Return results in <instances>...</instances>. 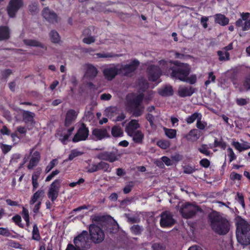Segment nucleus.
<instances>
[{
  "mask_svg": "<svg viewBox=\"0 0 250 250\" xmlns=\"http://www.w3.org/2000/svg\"><path fill=\"white\" fill-rule=\"evenodd\" d=\"M210 226L213 231L219 235H225L229 231L230 225L228 220L216 211L208 215Z\"/></svg>",
  "mask_w": 250,
  "mask_h": 250,
  "instance_id": "obj_1",
  "label": "nucleus"
},
{
  "mask_svg": "<svg viewBox=\"0 0 250 250\" xmlns=\"http://www.w3.org/2000/svg\"><path fill=\"white\" fill-rule=\"evenodd\" d=\"M236 235L238 242L242 245L250 244V225L240 219L236 223Z\"/></svg>",
  "mask_w": 250,
  "mask_h": 250,
  "instance_id": "obj_2",
  "label": "nucleus"
},
{
  "mask_svg": "<svg viewBox=\"0 0 250 250\" xmlns=\"http://www.w3.org/2000/svg\"><path fill=\"white\" fill-rule=\"evenodd\" d=\"M173 66L169 67V70L171 71L170 76L181 81L185 80V77H187L190 73L189 65L177 61L175 62Z\"/></svg>",
  "mask_w": 250,
  "mask_h": 250,
  "instance_id": "obj_3",
  "label": "nucleus"
},
{
  "mask_svg": "<svg viewBox=\"0 0 250 250\" xmlns=\"http://www.w3.org/2000/svg\"><path fill=\"white\" fill-rule=\"evenodd\" d=\"M198 211H201V209L198 207L189 203L182 204L180 209L182 216L187 219L193 217Z\"/></svg>",
  "mask_w": 250,
  "mask_h": 250,
  "instance_id": "obj_4",
  "label": "nucleus"
},
{
  "mask_svg": "<svg viewBox=\"0 0 250 250\" xmlns=\"http://www.w3.org/2000/svg\"><path fill=\"white\" fill-rule=\"evenodd\" d=\"M75 246L81 250L87 249L90 247L87 231L84 230L74 239Z\"/></svg>",
  "mask_w": 250,
  "mask_h": 250,
  "instance_id": "obj_5",
  "label": "nucleus"
},
{
  "mask_svg": "<svg viewBox=\"0 0 250 250\" xmlns=\"http://www.w3.org/2000/svg\"><path fill=\"white\" fill-rule=\"evenodd\" d=\"M91 240L95 243L102 242L104 238V233L102 229L94 224H91L89 227Z\"/></svg>",
  "mask_w": 250,
  "mask_h": 250,
  "instance_id": "obj_6",
  "label": "nucleus"
},
{
  "mask_svg": "<svg viewBox=\"0 0 250 250\" xmlns=\"http://www.w3.org/2000/svg\"><path fill=\"white\" fill-rule=\"evenodd\" d=\"M62 181L60 179H56L49 186L47 196L52 202H54L59 196Z\"/></svg>",
  "mask_w": 250,
  "mask_h": 250,
  "instance_id": "obj_7",
  "label": "nucleus"
},
{
  "mask_svg": "<svg viewBox=\"0 0 250 250\" xmlns=\"http://www.w3.org/2000/svg\"><path fill=\"white\" fill-rule=\"evenodd\" d=\"M120 157L117 150L111 151H104L97 155V158L100 160L113 163L117 161Z\"/></svg>",
  "mask_w": 250,
  "mask_h": 250,
  "instance_id": "obj_8",
  "label": "nucleus"
},
{
  "mask_svg": "<svg viewBox=\"0 0 250 250\" xmlns=\"http://www.w3.org/2000/svg\"><path fill=\"white\" fill-rule=\"evenodd\" d=\"M22 6V0H10L6 8L9 16L11 18H14L18 10Z\"/></svg>",
  "mask_w": 250,
  "mask_h": 250,
  "instance_id": "obj_9",
  "label": "nucleus"
},
{
  "mask_svg": "<svg viewBox=\"0 0 250 250\" xmlns=\"http://www.w3.org/2000/svg\"><path fill=\"white\" fill-rule=\"evenodd\" d=\"M250 14L249 13H242L241 14V19L237 20L235 22L237 28H241L243 31H247L250 29V18L249 19Z\"/></svg>",
  "mask_w": 250,
  "mask_h": 250,
  "instance_id": "obj_10",
  "label": "nucleus"
},
{
  "mask_svg": "<svg viewBox=\"0 0 250 250\" xmlns=\"http://www.w3.org/2000/svg\"><path fill=\"white\" fill-rule=\"evenodd\" d=\"M160 224L162 227H168L173 225L175 220L171 213L168 211H163L160 215Z\"/></svg>",
  "mask_w": 250,
  "mask_h": 250,
  "instance_id": "obj_11",
  "label": "nucleus"
},
{
  "mask_svg": "<svg viewBox=\"0 0 250 250\" xmlns=\"http://www.w3.org/2000/svg\"><path fill=\"white\" fill-rule=\"evenodd\" d=\"M139 64L140 62L138 60H134L129 64L122 65L119 67L120 74L125 76L129 75L137 69Z\"/></svg>",
  "mask_w": 250,
  "mask_h": 250,
  "instance_id": "obj_12",
  "label": "nucleus"
},
{
  "mask_svg": "<svg viewBox=\"0 0 250 250\" xmlns=\"http://www.w3.org/2000/svg\"><path fill=\"white\" fill-rule=\"evenodd\" d=\"M89 135V130L85 125L83 123L78 129L76 134L74 135L72 141L73 142H78L86 140Z\"/></svg>",
  "mask_w": 250,
  "mask_h": 250,
  "instance_id": "obj_13",
  "label": "nucleus"
},
{
  "mask_svg": "<svg viewBox=\"0 0 250 250\" xmlns=\"http://www.w3.org/2000/svg\"><path fill=\"white\" fill-rule=\"evenodd\" d=\"M110 127L108 126V129L105 128H95L92 131L93 139L95 140H101L105 138H109L110 135L108 132Z\"/></svg>",
  "mask_w": 250,
  "mask_h": 250,
  "instance_id": "obj_14",
  "label": "nucleus"
},
{
  "mask_svg": "<svg viewBox=\"0 0 250 250\" xmlns=\"http://www.w3.org/2000/svg\"><path fill=\"white\" fill-rule=\"evenodd\" d=\"M103 73L106 79L112 80L118 74H120L119 65H111L104 68Z\"/></svg>",
  "mask_w": 250,
  "mask_h": 250,
  "instance_id": "obj_15",
  "label": "nucleus"
},
{
  "mask_svg": "<svg viewBox=\"0 0 250 250\" xmlns=\"http://www.w3.org/2000/svg\"><path fill=\"white\" fill-rule=\"evenodd\" d=\"M148 78L152 81H156L161 75V69L155 65H151L148 68Z\"/></svg>",
  "mask_w": 250,
  "mask_h": 250,
  "instance_id": "obj_16",
  "label": "nucleus"
},
{
  "mask_svg": "<svg viewBox=\"0 0 250 250\" xmlns=\"http://www.w3.org/2000/svg\"><path fill=\"white\" fill-rule=\"evenodd\" d=\"M43 17L49 22L54 23L58 21V16L52 10L48 7L44 8L42 11Z\"/></svg>",
  "mask_w": 250,
  "mask_h": 250,
  "instance_id": "obj_17",
  "label": "nucleus"
},
{
  "mask_svg": "<svg viewBox=\"0 0 250 250\" xmlns=\"http://www.w3.org/2000/svg\"><path fill=\"white\" fill-rule=\"evenodd\" d=\"M78 111L74 109H69L67 111L65 116L64 125L66 126H69L74 122L78 114Z\"/></svg>",
  "mask_w": 250,
  "mask_h": 250,
  "instance_id": "obj_18",
  "label": "nucleus"
},
{
  "mask_svg": "<svg viewBox=\"0 0 250 250\" xmlns=\"http://www.w3.org/2000/svg\"><path fill=\"white\" fill-rule=\"evenodd\" d=\"M140 127V125L137 120H131L126 125L125 131L127 134L129 135L132 133L136 132V131H138L139 130L138 129Z\"/></svg>",
  "mask_w": 250,
  "mask_h": 250,
  "instance_id": "obj_19",
  "label": "nucleus"
},
{
  "mask_svg": "<svg viewBox=\"0 0 250 250\" xmlns=\"http://www.w3.org/2000/svg\"><path fill=\"white\" fill-rule=\"evenodd\" d=\"M194 92V89L191 86H180L178 90V95L180 97H189Z\"/></svg>",
  "mask_w": 250,
  "mask_h": 250,
  "instance_id": "obj_20",
  "label": "nucleus"
},
{
  "mask_svg": "<svg viewBox=\"0 0 250 250\" xmlns=\"http://www.w3.org/2000/svg\"><path fill=\"white\" fill-rule=\"evenodd\" d=\"M41 159L40 153L36 151L33 153L27 166L29 169H32L37 166L39 163Z\"/></svg>",
  "mask_w": 250,
  "mask_h": 250,
  "instance_id": "obj_21",
  "label": "nucleus"
},
{
  "mask_svg": "<svg viewBox=\"0 0 250 250\" xmlns=\"http://www.w3.org/2000/svg\"><path fill=\"white\" fill-rule=\"evenodd\" d=\"M129 136L132 138L133 141L137 144H142L144 139V134L141 130L136 131L129 135Z\"/></svg>",
  "mask_w": 250,
  "mask_h": 250,
  "instance_id": "obj_22",
  "label": "nucleus"
},
{
  "mask_svg": "<svg viewBox=\"0 0 250 250\" xmlns=\"http://www.w3.org/2000/svg\"><path fill=\"white\" fill-rule=\"evenodd\" d=\"M200 137L199 131L197 129H191L188 134L185 135V138L188 141H196Z\"/></svg>",
  "mask_w": 250,
  "mask_h": 250,
  "instance_id": "obj_23",
  "label": "nucleus"
},
{
  "mask_svg": "<svg viewBox=\"0 0 250 250\" xmlns=\"http://www.w3.org/2000/svg\"><path fill=\"white\" fill-rule=\"evenodd\" d=\"M215 22L222 26H225L229 22V19L225 15L217 14L214 16Z\"/></svg>",
  "mask_w": 250,
  "mask_h": 250,
  "instance_id": "obj_24",
  "label": "nucleus"
},
{
  "mask_svg": "<svg viewBox=\"0 0 250 250\" xmlns=\"http://www.w3.org/2000/svg\"><path fill=\"white\" fill-rule=\"evenodd\" d=\"M98 74L97 68L91 64L87 65L86 71L85 72V76L90 78H94Z\"/></svg>",
  "mask_w": 250,
  "mask_h": 250,
  "instance_id": "obj_25",
  "label": "nucleus"
},
{
  "mask_svg": "<svg viewBox=\"0 0 250 250\" xmlns=\"http://www.w3.org/2000/svg\"><path fill=\"white\" fill-rule=\"evenodd\" d=\"M23 42L26 45L34 47H40L46 49V47H45L44 44L36 40L25 39L23 40Z\"/></svg>",
  "mask_w": 250,
  "mask_h": 250,
  "instance_id": "obj_26",
  "label": "nucleus"
},
{
  "mask_svg": "<svg viewBox=\"0 0 250 250\" xmlns=\"http://www.w3.org/2000/svg\"><path fill=\"white\" fill-rule=\"evenodd\" d=\"M118 113V109L116 106H110L106 108L104 111L105 115L112 118L115 116Z\"/></svg>",
  "mask_w": 250,
  "mask_h": 250,
  "instance_id": "obj_27",
  "label": "nucleus"
},
{
  "mask_svg": "<svg viewBox=\"0 0 250 250\" xmlns=\"http://www.w3.org/2000/svg\"><path fill=\"white\" fill-rule=\"evenodd\" d=\"M9 30L6 26H0V41L7 40L9 38Z\"/></svg>",
  "mask_w": 250,
  "mask_h": 250,
  "instance_id": "obj_28",
  "label": "nucleus"
},
{
  "mask_svg": "<svg viewBox=\"0 0 250 250\" xmlns=\"http://www.w3.org/2000/svg\"><path fill=\"white\" fill-rule=\"evenodd\" d=\"M35 114L33 112L24 110L22 113L23 120L25 123H32L34 121Z\"/></svg>",
  "mask_w": 250,
  "mask_h": 250,
  "instance_id": "obj_29",
  "label": "nucleus"
},
{
  "mask_svg": "<svg viewBox=\"0 0 250 250\" xmlns=\"http://www.w3.org/2000/svg\"><path fill=\"white\" fill-rule=\"evenodd\" d=\"M200 118H202V114L200 113L195 112L188 117L186 119V121L188 124H190L193 123L195 120L197 121Z\"/></svg>",
  "mask_w": 250,
  "mask_h": 250,
  "instance_id": "obj_30",
  "label": "nucleus"
},
{
  "mask_svg": "<svg viewBox=\"0 0 250 250\" xmlns=\"http://www.w3.org/2000/svg\"><path fill=\"white\" fill-rule=\"evenodd\" d=\"M123 133V130L119 125H115L111 129V134L114 137H121Z\"/></svg>",
  "mask_w": 250,
  "mask_h": 250,
  "instance_id": "obj_31",
  "label": "nucleus"
},
{
  "mask_svg": "<svg viewBox=\"0 0 250 250\" xmlns=\"http://www.w3.org/2000/svg\"><path fill=\"white\" fill-rule=\"evenodd\" d=\"M98 171L103 170L104 172H109L111 171V168L110 167L109 165L103 161H101L97 163Z\"/></svg>",
  "mask_w": 250,
  "mask_h": 250,
  "instance_id": "obj_32",
  "label": "nucleus"
},
{
  "mask_svg": "<svg viewBox=\"0 0 250 250\" xmlns=\"http://www.w3.org/2000/svg\"><path fill=\"white\" fill-rule=\"evenodd\" d=\"M232 145L234 147L240 152L250 148V145L248 143H246L245 144L242 145L240 143L237 142H233Z\"/></svg>",
  "mask_w": 250,
  "mask_h": 250,
  "instance_id": "obj_33",
  "label": "nucleus"
},
{
  "mask_svg": "<svg viewBox=\"0 0 250 250\" xmlns=\"http://www.w3.org/2000/svg\"><path fill=\"white\" fill-rule=\"evenodd\" d=\"M217 55L219 56L220 61H226L229 60V53L223 49L218 51Z\"/></svg>",
  "mask_w": 250,
  "mask_h": 250,
  "instance_id": "obj_34",
  "label": "nucleus"
},
{
  "mask_svg": "<svg viewBox=\"0 0 250 250\" xmlns=\"http://www.w3.org/2000/svg\"><path fill=\"white\" fill-rule=\"evenodd\" d=\"M159 94L163 96H171L173 94V89L171 86H166L159 91Z\"/></svg>",
  "mask_w": 250,
  "mask_h": 250,
  "instance_id": "obj_35",
  "label": "nucleus"
},
{
  "mask_svg": "<svg viewBox=\"0 0 250 250\" xmlns=\"http://www.w3.org/2000/svg\"><path fill=\"white\" fill-rule=\"evenodd\" d=\"M43 190H39L37 191H36L32 197L30 201V204L31 205L34 204L35 202H37L38 199H39L41 197L43 196Z\"/></svg>",
  "mask_w": 250,
  "mask_h": 250,
  "instance_id": "obj_36",
  "label": "nucleus"
},
{
  "mask_svg": "<svg viewBox=\"0 0 250 250\" xmlns=\"http://www.w3.org/2000/svg\"><path fill=\"white\" fill-rule=\"evenodd\" d=\"M50 40L53 43H58L60 41L59 33L55 30H52L49 34Z\"/></svg>",
  "mask_w": 250,
  "mask_h": 250,
  "instance_id": "obj_37",
  "label": "nucleus"
},
{
  "mask_svg": "<svg viewBox=\"0 0 250 250\" xmlns=\"http://www.w3.org/2000/svg\"><path fill=\"white\" fill-rule=\"evenodd\" d=\"M143 229V227L138 225H134L130 228L131 232L136 235H140Z\"/></svg>",
  "mask_w": 250,
  "mask_h": 250,
  "instance_id": "obj_38",
  "label": "nucleus"
},
{
  "mask_svg": "<svg viewBox=\"0 0 250 250\" xmlns=\"http://www.w3.org/2000/svg\"><path fill=\"white\" fill-rule=\"evenodd\" d=\"M32 238L37 241H39L41 239L39 230L36 224H35L33 226Z\"/></svg>",
  "mask_w": 250,
  "mask_h": 250,
  "instance_id": "obj_39",
  "label": "nucleus"
},
{
  "mask_svg": "<svg viewBox=\"0 0 250 250\" xmlns=\"http://www.w3.org/2000/svg\"><path fill=\"white\" fill-rule=\"evenodd\" d=\"M165 134L169 138L173 139L176 136V131L173 129H167L164 128Z\"/></svg>",
  "mask_w": 250,
  "mask_h": 250,
  "instance_id": "obj_40",
  "label": "nucleus"
},
{
  "mask_svg": "<svg viewBox=\"0 0 250 250\" xmlns=\"http://www.w3.org/2000/svg\"><path fill=\"white\" fill-rule=\"evenodd\" d=\"M143 99V95H139L135 97L132 101V104L134 107H139Z\"/></svg>",
  "mask_w": 250,
  "mask_h": 250,
  "instance_id": "obj_41",
  "label": "nucleus"
},
{
  "mask_svg": "<svg viewBox=\"0 0 250 250\" xmlns=\"http://www.w3.org/2000/svg\"><path fill=\"white\" fill-rule=\"evenodd\" d=\"M83 154V152L78 151L77 149H73L71 150L70 154L69 155L68 160L71 161L74 158L80 156Z\"/></svg>",
  "mask_w": 250,
  "mask_h": 250,
  "instance_id": "obj_42",
  "label": "nucleus"
},
{
  "mask_svg": "<svg viewBox=\"0 0 250 250\" xmlns=\"http://www.w3.org/2000/svg\"><path fill=\"white\" fill-rule=\"evenodd\" d=\"M208 148H209L208 147L207 145L203 144L198 148V150L201 153L204 154L206 156H208L210 154V151L208 150Z\"/></svg>",
  "mask_w": 250,
  "mask_h": 250,
  "instance_id": "obj_43",
  "label": "nucleus"
},
{
  "mask_svg": "<svg viewBox=\"0 0 250 250\" xmlns=\"http://www.w3.org/2000/svg\"><path fill=\"white\" fill-rule=\"evenodd\" d=\"M58 164L57 159H53L45 168V171L46 173L49 172L52 169Z\"/></svg>",
  "mask_w": 250,
  "mask_h": 250,
  "instance_id": "obj_44",
  "label": "nucleus"
},
{
  "mask_svg": "<svg viewBox=\"0 0 250 250\" xmlns=\"http://www.w3.org/2000/svg\"><path fill=\"white\" fill-rule=\"evenodd\" d=\"M157 145L163 149H167L170 146V143L168 141L160 140L157 142Z\"/></svg>",
  "mask_w": 250,
  "mask_h": 250,
  "instance_id": "obj_45",
  "label": "nucleus"
},
{
  "mask_svg": "<svg viewBox=\"0 0 250 250\" xmlns=\"http://www.w3.org/2000/svg\"><path fill=\"white\" fill-rule=\"evenodd\" d=\"M196 81L197 78L195 75H192L189 77H185V80H182V81L191 84L195 83Z\"/></svg>",
  "mask_w": 250,
  "mask_h": 250,
  "instance_id": "obj_46",
  "label": "nucleus"
},
{
  "mask_svg": "<svg viewBox=\"0 0 250 250\" xmlns=\"http://www.w3.org/2000/svg\"><path fill=\"white\" fill-rule=\"evenodd\" d=\"M202 118H200L198 119L197 121L196 126L198 129L200 130H204L207 125V123L204 121H202Z\"/></svg>",
  "mask_w": 250,
  "mask_h": 250,
  "instance_id": "obj_47",
  "label": "nucleus"
},
{
  "mask_svg": "<svg viewBox=\"0 0 250 250\" xmlns=\"http://www.w3.org/2000/svg\"><path fill=\"white\" fill-rule=\"evenodd\" d=\"M139 84L141 89L143 91H145L148 87V83L146 80L144 79L143 78L140 79L139 80Z\"/></svg>",
  "mask_w": 250,
  "mask_h": 250,
  "instance_id": "obj_48",
  "label": "nucleus"
},
{
  "mask_svg": "<svg viewBox=\"0 0 250 250\" xmlns=\"http://www.w3.org/2000/svg\"><path fill=\"white\" fill-rule=\"evenodd\" d=\"M12 220L13 222L15 223L16 224L18 225L20 228H23L24 226L21 223V216L19 215H16L13 217Z\"/></svg>",
  "mask_w": 250,
  "mask_h": 250,
  "instance_id": "obj_49",
  "label": "nucleus"
},
{
  "mask_svg": "<svg viewBox=\"0 0 250 250\" xmlns=\"http://www.w3.org/2000/svg\"><path fill=\"white\" fill-rule=\"evenodd\" d=\"M127 221L130 223H138L140 222V219L136 216H130L129 214H125Z\"/></svg>",
  "mask_w": 250,
  "mask_h": 250,
  "instance_id": "obj_50",
  "label": "nucleus"
},
{
  "mask_svg": "<svg viewBox=\"0 0 250 250\" xmlns=\"http://www.w3.org/2000/svg\"><path fill=\"white\" fill-rule=\"evenodd\" d=\"M87 171L88 173H93L98 171L97 164L92 163L89 165L87 167Z\"/></svg>",
  "mask_w": 250,
  "mask_h": 250,
  "instance_id": "obj_51",
  "label": "nucleus"
},
{
  "mask_svg": "<svg viewBox=\"0 0 250 250\" xmlns=\"http://www.w3.org/2000/svg\"><path fill=\"white\" fill-rule=\"evenodd\" d=\"M151 248L152 250H165L166 247L163 244L155 243L152 245Z\"/></svg>",
  "mask_w": 250,
  "mask_h": 250,
  "instance_id": "obj_52",
  "label": "nucleus"
},
{
  "mask_svg": "<svg viewBox=\"0 0 250 250\" xmlns=\"http://www.w3.org/2000/svg\"><path fill=\"white\" fill-rule=\"evenodd\" d=\"M96 56L98 58H113L116 56H118V55L114 54L111 53H97Z\"/></svg>",
  "mask_w": 250,
  "mask_h": 250,
  "instance_id": "obj_53",
  "label": "nucleus"
},
{
  "mask_svg": "<svg viewBox=\"0 0 250 250\" xmlns=\"http://www.w3.org/2000/svg\"><path fill=\"white\" fill-rule=\"evenodd\" d=\"M134 186V183L133 182H129L124 188L123 191L124 193L127 194L129 193L132 190V188Z\"/></svg>",
  "mask_w": 250,
  "mask_h": 250,
  "instance_id": "obj_54",
  "label": "nucleus"
},
{
  "mask_svg": "<svg viewBox=\"0 0 250 250\" xmlns=\"http://www.w3.org/2000/svg\"><path fill=\"white\" fill-rule=\"evenodd\" d=\"M83 42L84 43L90 44L95 42V38L94 37L91 36L86 37L83 39Z\"/></svg>",
  "mask_w": 250,
  "mask_h": 250,
  "instance_id": "obj_55",
  "label": "nucleus"
},
{
  "mask_svg": "<svg viewBox=\"0 0 250 250\" xmlns=\"http://www.w3.org/2000/svg\"><path fill=\"white\" fill-rule=\"evenodd\" d=\"M249 99L238 98L236 100V104L240 106H244L249 103Z\"/></svg>",
  "mask_w": 250,
  "mask_h": 250,
  "instance_id": "obj_56",
  "label": "nucleus"
},
{
  "mask_svg": "<svg viewBox=\"0 0 250 250\" xmlns=\"http://www.w3.org/2000/svg\"><path fill=\"white\" fill-rule=\"evenodd\" d=\"M214 147H220L223 149H225L226 147V143L223 141H218L217 139H215L214 142Z\"/></svg>",
  "mask_w": 250,
  "mask_h": 250,
  "instance_id": "obj_57",
  "label": "nucleus"
},
{
  "mask_svg": "<svg viewBox=\"0 0 250 250\" xmlns=\"http://www.w3.org/2000/svg\"><path fill=\"white\" fill-rule=\"evenodd\" d=\"M243 85L247 90H250V73L246 76Z\"/></svg>",
  "mask_w": 250,
  "mask_h": 250,
  "instance_id": "obj_58",
  "label": "nucleus"
},
{
  "mask_svg": "<svg viewBox=\"0 0 250 250\" xmlns=\"http://www.w3.org/2000/svg\"><path fill=\"white\" fill-rule=\"evenodd\" d=\"M227 150L229 153L228 156L229 157V162L230 163L235 160L236 158V157L231 148H228Z\"/></svg>",
  "mask_w": 250,
  "mask_h": 250,
  "instance_id": "obj_59",
  "label": "nucleus"
},
{
  "mask_svg": "<svg viewBox=\"0 0 250 250\" xmlns=\"http://www.w3.org/2000/svg\"><path fill=\"white\" fill-rule=\"evenodd\" d=\"M237 198L236 199L238 202L242 205L243 208H245V205L244 202V199L243 194L241 193L238 192L237 194Z\"/></svg>",
  "mask_w": 250,
  "mask_h": 250,
  "instance_id": "obj_60",
  "label": "nucleus"
},
{
  "mask_svg": "<svg viewBox=\"0 0 250 250\" xmlns=\"http://www.w3.org/2000/svg\"><path fill=\"white\" fill-rule=\"evenodd\" d=\"M143 109H141L139 107H134L133 110V115L135 117H139L142 114Z\"/></svg>",
  "mask_w": 250,
  "mask_h": 250,
  "instance_id": "obj_61",
  "label": "nucleus"
},
{
  "mask_svg": "<svg viewBox=\"0 0 250 250\" xmlns=\"http://www.w3.org/2000/svg\"><path fill=\"white\" fill-rule=\"evenodd\" d=\"M0 148H1L3 153L4 154H6L8 152L10 151V150L12 148V146H10V145L2 144Z\"/></svg>",
  "mask_w": 250,
  "mask_h": 250,
  "instance_id": "obj_62",
  "label": "nucleus"
},
{
  "mask_svg": "<svg viewBox=\"0 0 250 250\" xmlns=\"http://www.w3.org/2000/svg\"><path fill=\"white\" fill-rule=\"evenodd\" d=\"M42 169L40 168H38L36 169V170L33 173L32 179L34 180H38L39 176L41 173Z\"/></svg>",
  "mask_w": 250,
  "mask_h": 250,
  "instance_id": "obj_63",
  "label": "nucleus"
},
{
  "mask_svg": "<svg viewBox=\"0 0 250 250\" xmlns=\"http://www.w3.org/2000/svg\"><path fill=\"white\" fill-rule=\"evenodd\" d=\"M29 10L32 14H35L38 11L37 4L34 3L29 5Z\"/></svg>",
  "mask_w": 250,
  "mask_h": 250,
  "instance_id": "obj_64",
  "label": "nucleus"
}]
</instances>
